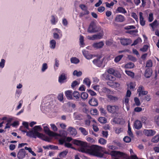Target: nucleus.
Returning a JSON list of instances; mask_svg holds the SVG:
<instances>
[{"label": "nucleus", "instance_id": "f257e3e1", "mask_svg": "<svg viewBox=\"0 0 159 159\" xmlns=\"http://www.w3.org/2000/svg\"><path fill=\"white\" fill-rule=\"evenodd\" d=\"M72 143L74 144L81 146L78 149L79 152L87 153L98 157L102 158L103 157V153L100 152L102 148L101 147L93 145L89 147L86 142L76 139L74 140Z\"/></svg>", "mask_w": 159, "mask_h": 159}, {"label": "nucleus", "instance_id": "f03ea898", "mask_svg": "<svg viewBox=\"0 0 159 159\" xmlns=\"http://www.w3.org/2000/svg\"><path fill=\"white\" fill-rule=\"evenodd\" d=\"M40 129V125L35 126L31 130L26 132V135L30 138H40V133L38 131Z\"/></svg>", "mask_w": 159, "mask_h": 159}, {"label": "nucleus", "instance_id": "7ed1b4c3", "mask_svg": "<svg viewBox=\"0 0 159 159\" xmlns=\"http://www.w3.org/2000/svg\"><path fill=\"white\" fill-rule=\"evenodd\" d=\"M100 26H97L94 22H92L90 23L88 29V32L90 33L98 32L101 30Z\"/></svg>", "mask_w": 159, "mask_h": 159}, {"label": "nucleus", "instance_id": "20e7f679", "mask_svg": "<svg viewBox=\"0 0 159 159\" xmlns=\"http://www.w3.org/2000/svg\"><path fill=\"white\" fill-rule=\"evenodd\" d=\"M119 107L118 106L108 105L107 106V110L108 111L112 114H117L119 111Z\"/></svg>", "mask_w": 159, "mask_h": 159}, {"label": "nucleus", "instance_id": "39448f33", "mask_svg": "<svg viewBox=\"0 0 159 159\" xmlns=\"http://www.w3.org/2000/svg\"><path fill=\"white\" fill-rule=\"evenodd\" d=\"M27 154L24 149H20L17 154V157L18 159H23Z\"/></svg>", "mask_w": 159, "mask_h": 159}, {"label": "nucleus", "instance_id": "423d86ee", "mask_svg": "<svg viewBox=\"0 0 159 159\" xmlns=\"http://www.w3.org/2000/svg\"><path fill=\"white\" fill-rule=\"evenodd\" d=\"M67 75L64 73L61 74L58 77V82L61 84H62L66 81Z\"/></svg>", "mask_w": 159, "mask_h": 159}, {"label": "nucleus", "instance_id": "0eeeda50", "mask_svg": "<svg viewBox=\"0 0 159 159\" xmlns=\"http://www.w3.org/2000/svg\"><path fill=\"white\" fill-rule=\"evenodd\" d=\"M143 90H144V88L142 85H141L139 86L137 89L139 96H140L141 95H146L148 94V91Z\"/></svg>", "mask_w": 159, "mask_h": 159}, {"label": "nucleus", "instance_id": "6e6552de", "mask_svg": "<svg viewBox=\"0 0 159 159\" xmlns=\"http://www.w3.org/2000/svg\"><path fill=\"white\" fill-rule=\"evenodd\" d=\"M132 40L129 39L121 38L120 39V42L121 44L124 46H127L130 44Z\"/></svg>", "mask_w": 159, "mask_h": 159}, {"label": "nucleus", "instance_id": "1a4fd4ad", "mask_svg": "<svg viewBox=\"0 0 159 159\" xmlns=\"http://www.w3.org/2000/svg\"><path fill=\"white\" fill-rule=\"evenodd\" d=\"M144 133L147 136H152L156 133V131L152 129H145L144 130Z\"/></svg>", "mask_w": 159, "mask_h": 159}, {"label": "nucleus", "instance_id": "9d476101", "mask_svg": "<svg viewBox=\"0 0 159 159\" xmlns=\"http://www.w3.org/2000/svg\"><path fill=\"white\" fill-rule=\"evenodd\" d=\"M89 104L93 106H97L98 104V100L92 97L90 99L89 102Z\"/></svg>", "mask_w": 159, "mask_h": 159}, {"label": "nucleus", "instance_id": "9b49d317", "mask_svg": "<svg viewBox=\"0 0 159 159\" xmlns=\"http://www.w3.org/2000/svg\"><path fill=\"white\" fill-rule=\"evenodd\" d=\"M44 132L45 133L48 135L50 136H55L56 135V134L54 132L50 130L49 128L47 127H44Z\"/></svg>", "mask_w": 159, "mask_h": 159}, {"label": "nucleus", "instance_id": "f8f14e48", "mask_svg": "<svg viewBox=\"0 0 159 159\" xmlns=\"http://www.w3.org/2000/svg\"><path fill=\"white\" fill-rule=\"evenodd\" d=\"M125 20V17L121 15H117L115 19L116 22H122L124 21Z\"/></svg>", "mask_w": 159, "mask_h": 159}, {"label": "nucleus", "instance_id": "ddd939ff", "mask_svg": "<svg viewBox=\"0 0 159 159\" xmlns=\"http://www.w3.org/2000/svg\"><path fill=\"white\" fill-rule=\"evenodd\" d=\"M110 155L112 156L120 157L123 156L124 154L120 151H112L110 153Z\"/></svg>", "mask_w": 159, "mask_h": 159}, {"label": "nucleus", "instance_id": "4468645a", "mask_svg": "<svg viewBox=\"0 0 159 159\" xmlns=\"http://www.w3.org/2000/svg\"><path fill=\"white\" fill-rule=\"evenodd\" d=\"M65 94L68 99L71 100L73 99L72 91L71 90L66 91L65 92Z\"/></svg>", "mask_w": 159, "mask_h": 159}, {"label": "nucleus", "instance_id": "2eb2a0df", "mask_svg": "<svg viewBox=\"0 0 159 159\" xmlns=\"http://www.w3.org/2000/svg\"><path fill=\"white\" fill-rule=\"evenodd\" d=\"M83 55L88 59H92L93 57V55L89 53L88 51L84 50L82 51Z\"/></svg>", "mask_w": 159, "mask_h": 159}, {"label": "nucleus", "instance_id": "dca6fc26", "mask_svg": "<svg viewBox=\"0 0 159 159\" xmlns=\"http://www.w3.org/2000/svg\"><path fill=\"white\" fill-rule=\"evenodd\" d=\"M142 124L140 121L138 120H136L134 123V126L137 129H140L142 127Z\"/></svg>", "mask_w": 159, "mask_h": 159}, {"label": "nucleus", "instance_id": "f3484780", "mask_svg": "<svg viewBox=\"0 0 159 159\" xmlns=\"http://www.w3.org/2000/svg\"><path fill=\"white\" fill-rule=\"evenodd\" d=\"M143 13L142 12H139V20L140 24L141 26H143L145 24V21L143 16Z\"/></svg>", "mask_w": 159, "mask_h": 159}, {"label": "nucleus", "instance_id": "a211bd4d", "mask_svg": "<svg viewBox=\"0 0 159 159\" xmlns=\"http://www.w3.org/2000/svg\"><path fill=\"white\" fill-rule=\"evenodd\" d=\"M104 44L103 42L95 43L93 44V46L95 48H99L102 47Z\"/></svg>", "mask_w": 159, "mask_h": 159}, {"label": "nucleus", "instance_id": "6ab92c4d", "mask_svg": "<svg viewBox=\"0 0 159 159\" xmlns=\"http://www.w3.org/2000/svg\"><path fill=\"white\" fill-rule=\"evenodd\" d=\"M107 98L109 99L110 101L111 102H115L118 100V98L117 97L111 95H108L107 96Z\"/></svg>", "mask_w": 159, "mask_h": 159}, {"label": "nucleus", "instance_id": "aec40b11", "mask_svg": "<svg viewBox=\"0 0 159 159\" xmlns=\"http://www.w3.org/2000/svg\"><path fill=\"white\" fill-rule=\"evenodd\" d=\"M79 7L82 10L85 11L87 15H88L89 13V11L87 10V7L85 5L81 4L80 5Z\"/></svg>", "mask_w": 159, "mask_h": 159}, {"label": "nucleus", "instance_id": "412c9836", "mask_svg": "<svg viewBox=\"0 0 159 159\" xmlns=\"http://www.w3.org/2000/svg\"><path fill=\"white\" fill-rule=\"evenodd\" d=\"M152 73V72L150 70V69L149 68H148L145 70L144 76L146 78H149L151 76Z\"/></svg>", "mask_w": 159, "mask_h": 159}, {"label": "nucleus", "instance_id": "4be33fe9", "mask_svg": "<svg viewBox=\"0 0 159 159\" xmlns=\"http://www.w3.org/2000/svg\"><path fill=\"white\" fill-rule=\"evenodd\" d=\"M116 11L118 12L124 14L127 13V11L125 9L122 7H118Z\"/></svg>", "mask_w": 159, "mask_h": 159}, {"label": "nucleus", "instance_id": "5701e85b", "mask_svg": "<svg viewBox=\"0 0 159 159\" xmlns=\"http://www.w3.org/2000/svg\"><path fill=\"white\" fill-rule=\"evenodd\" d=\"M83 83L86 85L88 87H89L91 84V81L88 78H85L83 80Z\"/></svg>", "mask_w": 159, "mask_h": 159}, {"label": "nucleus", "instance_id": "b1692460", "mask_svg": "<svg viewBox=\"0 0 159 159\" xmlns=\"http://www.w3.org/2000/svg\"><path fill=\"white\" fill-rule=\"evenodd\" d=\"M56 45V41L54 39L51 40L50 42V48L52 49L55 48Z\"/></svg>", "mask_w": 159, "mask_h": 159}, {"label": "nucleus", "instance_id": "393cba45", "mask_svg": "<svg viewBox=\"0 0 159 159\" xmlns=\"http://www.w3.org/2000/svg\"><path fill=\"white\" fill-rule=\"evenodd\" d=\"M107 79L111 81H115L116 80V78L111 75H107Z\"/></svg>", "mask_w": 159, "mask_h": 159}, {"label": "nucleus", "instance_id": "a878e982", "mask_svg": "<svg viewBox=\"0 0 159 159\" xmlns=\"http://www.w3.org/2000/svg\"><path fill=\"white\" fill-rule=\"evenodd\" d=\"M80 46L81 47H83L84 46V37L82 35H80Z\"/></svg>", "mask_w": 159, "mask_h": 159}, {"label": "nucleus", "instance_id": "bb28decb", "mask_svg": "<svg viewBox=\"0 0 159 159\" xmlns=\"http://www.w3.org/2000/svg\"><path fill=\"white\" fill-rule=\"evenodd\" d=\"M73 96L76 98V99H78L80 95L78 92L77 91H74L73 93Z\"/></svg>", "mask_w": 159, "mask_h": 159}, {"label": "nucleus", "instance_id": "cd10ccee", "mask_svg": "<svg viewBox=\"0 0 159 159\" xmlns=\"http://www.w3.org/2000/svg\"><path fill=\"white\" fill-rule=\"evenodd\" d=\"M70 61L72 63L77 64L79 62V59L75 57H72L70 59Z\"/></svg>", "mask_w": 159, "mask_h": 159}, {"label": "nucleus", "instance_id": "c85d7f7f", "mask_svg": "<svg viewBox=\"0 0 159 159\" xmlns=\"http://www.w3.org/2000/svg\"><path fill=\"white\" fill-rule=\"evenodd\" d=\"M68 153L67 151H64L61 152L59 154V157L60 158L65 157Z\"/></svg>", "mask_w": 159, "mask_h": 159}, {"label": "nucleus", "instance_id": "c756f323", "mask_svg": "<svg viewBox=\"0 0 159 159\" xmlns=\"http://www.w3.org/2000/svg\"><path fill=\"white\" fill-rule=\"evenodd\" d=\"M98 121L101 123L102 124L106 123L107 122V120L105 117H101L99 118Z\"/></svg>", "mask_w": 159, "mask_h": 159}, {"label": "nucleus", "instance_id": "7c9ffc66", "mask_svg": "<svg viewBox=\"0 0 159 159\" xmlns=\"http://www.w3.org/2000/svg\"><path fill=\"white\" fill-rule=\"evenodd\" d=\"M121 120V119L119 118H114L113 119V122L116 124H120Z\"/></svg>", "mask_w": 159, "mask_h": 159}, {"label": "nucleus", "instance_id": "2f4dec72", "mask_svg": "<svg viewBox=\"0 0 159 159\" xmlns=\"http://www.w3.org/2000/svg\"><path fill=\"white\" fill-rule=\"evenodd\" d=\"M158 23L157 20H155L153 22L150 24V25L152 27V29L158 26Z\"/></svg>", "mask_w": 159, "mask_h": 159}, {"label": "nucleus", "instance_id": "473e14b6", "mask_svg": "<svg viewBox=\"0 0 159 159\" xmlns=\"http://www.w3.org/2000/svg\"><path fill=\"white\" fill-rule=\"evenodd\" d=\"M159 141V134L155 136L152 139V141L154 143H157Z\"/></svg>", "mask_w": 159, "mask_h": 159}, {"label": "nucleus", "instance_id": "72a5a7b5", "mask_svg": "<svg viewBox=\"0 0 159 159\" xmlns=\"http://www.w3.org/2000/svg\"><path fill=\"white\" fill-rule=\"evenodd\" d=\"M52 19L51 20V23L52 25H55L56 23L57 22V19L55 18V16L52 15L51 16Z\"/></svg>", "mask_w": 159, "mask_h": 159}, {"label": "nucleus", "instance_id": "f704fd0d", "mask_svg": "<svg viewBox=\"0 0 159 159\" xmlns=\"http://www.w3.org/2000/svg\"><path fill=\"white\" fill-rule=\"evenodd\" d=\"M82 133L84 135H86L88 134V132L83 127H80L79 129Z\"/></svg>", "mask_w": 159, "mask_h": 159}, {"label": "nucleus", "instance_id": "c9c22d12", "mask_svg": "<svg viewBox=\"0 0 159 159\" xmlns=\"http://www.w3.org/2000/svg\"><path fill=\"white\" fill-rule=\"evenodd\" d=\"M88 93L86 92H83L80 95V97L83 100L86 99L88 97Z\"/></svg>", "mask_w": 159, "mask_h": 159}, {"label": "nucleus", "instance_id": "e433bc0d", "mask_svg": "<svg viewBox=\"0 0 159 159\" xmlns=\"http://www.w3.org/2000/svg\"><path fill=\"white\" fill-rule=\"evenodd\" d=\"M126 74L128 76H130L132 78H134V72L129 70H125Z\"/></svg>", "mask_w": 159, "mask_h": 159}, {"label": "nucleus", "instance_id": "4c0bfd02", "mask_svg": "<svg viewBox=\"0 0 159 159\" xmlns=\"http://www.w3.org/2000/svg\"><path fill=\"white\" fill-rule=\"evenodd\" d=\"M134 66V64L132 62H129L125 65V67L127 68H132Z\"/></svg>", "mask_w": 159, "mask_h": 159}, {"label": "nucleus", "instance_id": "58836bf2", "mask_svg": "<svg viewBox=\"0 0 159 159\" xmlns=\"http://www.w3.org/2000/svg\"><path fill=\"white\" fill-rule=\"evenodd\" d=\"M123 57V55H121L116 57L114 61L117 63L120 61Z\"/></svg>", "mask_w": 159, "mask_h": 159}, {"label": "nucleus", "instance_id": "ea45409f", "mask_svg": "<svg viewBox=\"0 0 159 159\" xmlns=\"http://www.w3.org/2000/svg\"><path fill=\"white\" fill-rule=\"evenodd\" d=\"M69 130L70 131V133L72 135H76L77 132L76 130L74 128L70 127L69 128Z\"/></svg>", "mask_w": 159, "mask_h": 159}, {"label": "nucleus", "instance_id": "a19ab883", "mask_svg": "<svg viewBox=\"0 0 159 159\" xmlns=\"http://www.w3.org/2000/svg\"><path fill=\"white\" fill-rule=\"evenodd\" d=\"M82 75V72L81 71H79L78 72L77 70H75L73 72V75H76L77 77H80Z\"/></svg>", "mask_w": 159, "mask_h": 159}, {"label": "nucleus", "instance_id": "79ce46f5", "mask_svg": "<svg viewBox=\"0 0 159 159\" xmlns=\"http://www.w3.org/2000/svg\"><path fill=\"white\" fill-rule=\"evenodd\" d=\"M80 83L76 80H74L73 81L71 84V87L73 89H74L75 87L79 85Z\"/></svg>", "mask_w": 159, "mask_h": 159}, {"label": "nucleus", "instance_id": "37998d69", "mask_svg": "<svg viewBox=\"0 0 159 159\" xmlns=\"http://www.w3.org/2000/svg\"><path fill=\"white\" fill-rule=\"evenodd\" d=\"M107 72L109 74L113 75H116V74L115 73V70L113 68H109L107 70Z\"/></svg>", "mask_w": 159, "mask_h": 159}, {"label": "nucleus", "instance_id": "c03bdc74", "mask_svg": "<svg viewBox=\"0 0 159 159\" xmlns=\"http://www.w3.org/2000/svg\"><path fill=\"white\" fill-rule=\"evenodd\" d=\"M64 145L65 147L69 148H71L72 149H75V148L72 146V145L71 143H65Z\"/></svg>", "mask_w": 159, "mask_h": 159}, {"label": "nucleus", "instance_id": "a18cd8bd", "mask_svg": "<svg viewBox=\"0 0 159 159\" xmlns=\"http://www.w3.org/2000/svg\"><path fill=\"white\" fill-rule=\"evenodd\" d=\"M98 142L102 145H105L107 143V140L103 138H101L98 140Z\"/></svg>", "mask_w": 159, "mask_h": 159}, {"label": "nucleus", "instance_id": "49530a36", "mask_svg": "<svg viewBox=\"0 0 159 159\" xmlns=\"http://www.w3.org/2000/svg\"><path fill=\"white\" fill-rule=\"evenodd\" d=\"M152 62L151 60H148L146 62V66L147 67H152Z\"/></svg>", "mask_w": 159, "mask_h": 159}, {"label": "nucleus", "instance_id": "de8ad7c7", "mask_svg": "<svg viewBox=\"0 0 159 159\" xmlns=\"http://www.w3.org/2000/svg\"><path fill=\"white\" fill-rule=\"evenodd\" d=\"M102 36L100 34H95L93 36L92 40H94L97 39H100L102 38Z\"/></svg>", "mask_w": 159, "mask_h": 159}, {"label": "nucleus", "instance_id": "09e8293b", "mask_svg": "<svg viewBox=\"0 0 159 159\" xmlns=\"http://www.w3.org/2000/svg\"><path fill=\"white\" fill-rule=\"evenodd\" d=\"M148 47V45H144L142 48H140V50L143 52H146L147 51Z\"/></svg>", "mask_w": 159, "mask_h": 159}, {"label": "nucleus", "instance_id": "8fccbe9b", "mask_svg": "<svg viewBox=\"0 0 159 159\" xmlns=\"http://www.w3.org/2000/svg\"><path fill=\"white\" fill-rule=\"evenodd\" d=\"M48 66L47 64L46 63H43L42 66L41 70L42 72H44L45 70L47 69Z\"/></svg>", "mask_w": 159, "mask_h": 159}, {"label": "nucleus", "instance_id": "3c124183", "mask_svg": "<svg viewBox=\"0 0 159 159\" xmlns=\"http://www.w3.org/2000/svg\"><path fill=\"white\" fill-rule=\"evenodd\" d=\"M123 140L125 142L129 143L131 142V139L130 137L127 136L124 138Z\"/></svg>", "mask_w": 159, "mask_h": 159}, {"label": "nucleus", "instance_id": "603ef678", "mask_svg": "<svg viewBox=\"0 0 159 159\" xmlns=\"http://www.w3.org/2000/svg\"><path fill=\"white\" fill-rule=\"evenodd\" d=\"M131 16L135 19V20L138 22V18L135 12H132L131 13Z\"/></svg>", "mask_w": 159, "mask_h": 159}, {"label": "nucleus", "instance_id": "864d4df0", "mask_svg": "<svg viewBox=\"0 0 159 159\" xmlns=\"http://www.w3.org/2000/svg\"><path fill=\"white\" fill-rule=\"evenodd\" d=\"M88 92L92 96H95L97 95L96 93L91 89L87 90Z\"/></svg>", "mask_w": 159, "mask_h": 159}, {"label": "nucleus", "instance_id": "5fc2aeb1", "mask_svg": "<svg viewBox=\"0 0 159 159\" xmlns=\"http://www.w3.org/2000/svg\"><path fill=\"white\" fill-rule=\"evenodd\" d=\"M19 123L18 121H14L12 123L10 124V125H11L13 127H17L19 125Z\"/></svg>", "mask_w": 159, "mask_h": 159}, {"label": "nucleus", "instance_id": "6e6d98bb", "mask_svg": "<svg viewBox=\"0 0 159 159\" xmlns=\"http://www.w3.org/2000/svg\"><path fill=\"white\" fill-rule=\"evenodd\" d=\"M141 41L142 40L141 38H139L134 41L133 43L132 44V45H137L139 42H141Z\"/></svg>", "mask_w": 159, "mask_h": 159}, {"label": "nucleus", "instance_id": "4d7b16f0", "mask_svg": "<svg viewBox=\"0 0 159 159\" xmlns=\"http://www.w3.org/2000/svg\"><path fill=\"white\" fill-rule=\"evenodd\" d=\"M134 101L135 104L137 106H139L140 104V103L139 99L137 97H135L134 98Z\"/></svg>", "mask_w": 159, "mask_h": 159}, {"label": "nucleus", "instance_id": "13d9d810", "mask_svg": "<svg viewBox=\"0 0 159 159\" xmlns=\"http://www.w3.org/2000/svg\"><path fill=\"white\" fill-rule=\"evenodd\" d=\"M102 91L104 93H109L110 92V90L105 87H103L102 88Z\"/></svg>", "mask_w": 159, "mask_h": 159}, {"label": "nucleus", "instance_id": "bf43d9fd", "mask_svg": "<svg viewBox=\"0 0 159 159\" xmlns=\"http://www.w3.org/2000/svg\"><path fill=\"white\" fill-rule=\"evenodd\" d=\"M128 133L130 136H132L133 135V134L131 131V128L129 125V123L128 125Z\"/></svg>", "mask_w": 159, "mask_h": 159}, {"label": "nucleus", "instance_id": "052dcab7", "mask_svg": "<svg viewBox=\"0 0 159 159\" xmlns=\"http://www.w3.org/2000/svg\"><path fill=\"white\" fill-rule=\"evenodd\" d=\"M5 60L4 59H2L1 61L0 62V67L1 68H3L4 67L5 63Z\"/></svg>", "mask_w": 159, "mask_h": 159}, {"label": "nucleus", "instance_id": "680f3d73", "mask_svg": "<svg viewBox=\"0 0 159 159\" xmlns=\"http://www.w3.org/2000/svg\"><path fill=\"white\" fill-rule=\"evenodd\" d=\"M114 3L113 2H111L110 3L108 2H106V6L107 7L110 8L111 6L114 5Z\"/></svg>", "mask_w": 159, "mask_h": 159}, {"label": "nucleus", "instance_id": "e2e57ef3", "mask_svg": "<svg viewBox=\"0 0 159 159\" xmlns=\"http://www.w3.org/2000/svg\"><path fill=\"white\" fill-rule=\"evenodd\" d=\"M136 28V27L135 26L132 25H128L126 26L125 27V30H129L131 29H134Z\"/></svg>", "mask_w": 159, "mask_h": 159}, {"label": "nucleus", "instance_id": "0e129e2a", "mask_svg": "<svg viewBox=\"0 0 159 159\" xmlns=\"http://www.w3.org/2000/svg\"><path fill=\"white\" fill-rule=\"evenodd\" d=\"M105 9V7H104L101 6L98 8V11L99 12L101 13L104 11Z\"/></svg>", "mask_w": 159, "mask_h": 159}, {"label": "nucleus", "instance_id": "69168bd1", "mask_svg": "<svg viewBox=\"0 0 159 159\" xmlns=\"http://www.w3.org/2000/svg\"><path fill=\"white\" fill-rule=\"evenodd\" d=\"M153 14L151 13L149 14L148 17V21L150 22H152L153 20Z\"/></svg>", "mask_w": 159, "mask_h": 159}, {"label": "nucleus", "instance_id": "338daca9", "mask_svg": "<svg viewBox=\"0 0 159 159\" xmlns=\"http://www.w3.org/2000/svg\"><path fill=\"white\" fill-rule=\"evenodd\" d=\"M63 93H61L59 94L58 96V99L60 101H61L63 100Z\"/></svg>", "mask_w": 159, "mask_h": 159}, {"label": "nucleus", "instance_id": "774afa93", "mask_svg": "<svg viewBox=\"0 0 159 159\" xmlns=\"http://www.w3.org/2000/svg\"><path fill=\"white\" fill-rule=\"evenodd\" d=\"M99 111L102 114L104 115H105L107 114L106 110L102 107L100 108Z\"/></svg>", "mask_w": 159, "mask_h": 159}]
</instances>
